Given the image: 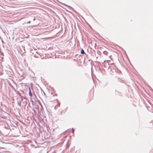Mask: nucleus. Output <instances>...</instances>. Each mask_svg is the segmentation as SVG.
Returning a JSON list of instances; mask_svg holds the SVG:
<instances>
[{
  "instance_id": "nucleus-1",
  "label": "nucleus",
  "mask_w": 153,
  "mask_h": 153,
  "mask_svg": "<svg viewBox=\"0 0 153 153\" xmlns=\"http://www.w3.org/2000/svg\"><path fill=\"white\" fill-rule=\"evenodd\" d=\"M28 89H29V95L30 96V97H31L32 96V94L31 93L30 89V88L29 87Z\"/></svg>"
},
{
  "instance_id": "nucleus-2",
  "label": "nucleus",
  "mask_w": 153,
  "mask_h": 153,
  "mask_svg": "<svg viewBox=\"0 0 153 153\" xmlns=\"http://www.w3.org/2000/svg\"><path fill=\"white\" fill-rule=\"evenodd\" d=\"M103 53L106 55H107L108 54V52L107 51H104L103 52Z\"/></svg>"
},
{
  "instance_id": "nucleus-3",
  "label": "nucleus",
  "mask_w": 153,
  "mask_h": 153,
  "mask_svg": "<svg viewBox=\"0 0 153 153\" xmlns=\"http://www.w3.org/2000/svg\"><path fill=\"white\" fill-rule=\"evenodd\" d=\"M81 53L82 54H84L85 53V52L83 49H81Z\"/></svg>"
},
{
  "instance_id": "nucleus-4",
  "label": "nucleus",
  "mask_w": 153,
  "mask_h": 153,
  "mask_svg": "<svg viewBox=\"0 0 153 153\" xmlns=\"http://www.w3.org/2000/svg\"><path fill=\"white\" fill-rule=\"evenodd\" d=\"M27 23H30V21L28 22Z\"/></svg>"
},
{
  "instance_id": "nucleus-5",
  "label": "nucleus",
  "mask_w": 153,
  "mask_h": 153,
  "mask_svg": "<svg viewBox=\"0 0 153 153\" xmlns=\"http://www.w3.org/2000/svg\"><path fill=\"white\" fill-rule=\"evenodd\" d=\"M19 106H20V105H20V104H19Z\"/></svg>"
},
{
  "instance_id": "nucleus-6",
  "label": "nucleus",
  "mask_w": 153,
  "mask_h": 153,
  "mask_svg": "<svg viewBox=\"0 0 153 153\" xmlns=\"http://www.w3.org/2000/svg\"><path fill=\"white\" fill-rule=\"evenodd\" d=\"M35 20V19H34V20Z\"/></svg>"
}]
</instances>
